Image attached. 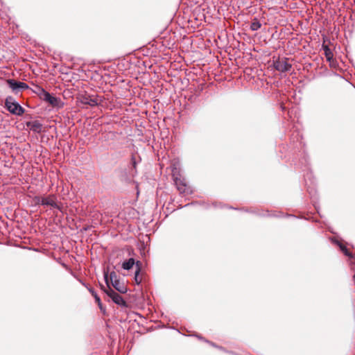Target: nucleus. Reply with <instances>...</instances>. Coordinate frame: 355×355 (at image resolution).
Masks as SVG:
<instances>
[{"label": "nucleus", "instance_id": "obj_18", "mask_svg": "<svg viewBox=\"0 0 355 355\" xmlns=\"http://www.w3.org/2000/svg\"><path fill=\"white\" fill-rule=\"evenodd\" d=\"M131 161L133 166L135 167L137 162L134 156L132 157Z\"/></svg>", "mask_w": 355, "mask_h": 355}, {"label": "nucleus", "instance_id": "obj_11", "mask_svg": "<svg viewBox=\"0 0 355 355\" xmlns=\"http://www.w3.org/2000/svg\"><path fill=\"white\" fill-rule=\"evenodd\" d=\"M88 291L92 295V296H94L95 301L98 304V306L100 308L101 311L103 312H105V310L103 307V305H102V303L101 301V298L97 295L96 292L92 288H88Z\"/></svg>", "mask_w": 355, "mask_h": 355}, {"label": "nucleus", "instance_id": "obj_3", "mask_svg": "<svg viewBox=\"0 0 355 355\" xmlns=\"http://www.w3.org/2000/svg\"><path fill=\"white\" fill-rule=\"evenodd\" d=\"M173 178L177 189L180 193H191L190 188L187 184L186 180L184 178H182L179 173H177L176 168L173 170Z\"/></svg>", "mask_w": 355, "mask_h": 355}, {"label": "nucleus", "instance_id": "obj_8", "mask_svg": "<svg viewBox=\"0 0 355 355\" xmlns=\"http://www.w3.org/2000/svg\"><path fill=\"white\" fill-rule=\"evenodd\" d=\"M41 205L44 206H50L59 210L61 209L60 207L56 202V196L55 195H49L46 197H42Z\"/></svg>", "mask_w": 355, "mask_h": 355}, {"label": "nucleus", "instance_id": "obj_6", "mask_svg": "<svg viewBox=\"0 0 355 355\" xmlns=\"http://www.w3.org/2000/svg\"><path fill=\"white\" fill-rule=\"evenodd\" d=\"M110 278L112 286L120 293H125L128 291L126 286L123 282H120L118 279V276L114 271H112L110 274Z\"/></svg>", "mask_w": 355, "mask_h": 355}, {"label": "nucleus", "instance_id": "obj_13", "mask_svg": "<svg viewBox=\"0 0 355 355\" xmlns=\"http://www.w3.org/2000/svg\"><path fill=\"white\" fill-rule=\"evenodd\" d=\"M135 264H136L135 259L133 258H130L123 263L122 268L124 270H128L132 268Z\"/></svg>", "mask_w": 355, "mask_h": 355}, {"label": "nucleus", "instance_id": "obj_17", "mask_svg": "<svg viewBox=\"0 0 355 355\" xmlns=\"http://www.w3.org/2000/svg\"><path fill=\"white\" fill-rule=\"evenodd\" d=\"M33 200L35 205H41V200H42V197L35 196Z\"/></svg>", "mask_w": 355, "mask_h": 355}, {"label": "nucleus", "instance_id": "obj_4", "mask_svg": "<svg viewBox=\"0 0 355 355\" xmlns=\"http://www.w3.org/2000/svg\"><path fill=\"white\" fill-rule=\"evenodd\" d=\"M37 91L35 92L44 101L49 103L52 106H58L60 98L53 96L50 93L46 92L44 88L37 86Z\"/></svg>", "mask_w": 355, "mask_h": 355}, {"label": "nucleus", "instance_id": "obj_7", "mask_svg": "<svg viewBox=\"0 0 355 355\" xmlns=\"http://www.w3.org/2000/svg\"><path fill=\"white\" fill-rule=\"evenodd\" d=\"M7 84L14 92L25 90L29 88L28 85L23 82L17 81L14 79H8Z\"/></svg>", "mask_w": 355, "mask_h": 355}, {"label": "nucleus", "instance_id": "obj_1", "mask_svg": "<svg viewBox=\"0 0 355 355\" xmlns=\"http://www.w3.org/2000/svg\"><path fill=\"white\" fill-rule=\"evenodd\" d=\"M5 107L11 114L17 116H21L25 112V109L11 96L6 97Z\"/></svg>", "mask_w": 355, "mask_h": 355}, {"label": "nucleus", "instance_id": "obj_12", "mask_svg": "<svg viewBox=\"0 0 355 355\" xmlns=\"http://www.w3.org/2000/svg\"><path fill=\"white\" fill-rule=\"evenodd\" d=\"M332 241L339 246L340 250L345 254V256L350 258L353 257L352 254L350 253L347 248L345 245H343L340 241L334 239H332Z\"/></svg>", "mask_w": 355, "mask_h": 355}, {"label": "nucleus", "instance_id": "obj_5", "mask_svg": "<svg viewBox=\"0 0 355 355\" xmlns=\"http://www.w3.org/2000/svg\"><path fill=\"white\" fill-rule=\"evenodd\" d=\"M273 67L276 70L282 73L289 71L292 68L291 64L288 62V58H286L274 60Z\"/></svg>", "mask_w": 355, "mask_h": 355}, {"label": "nucleus", "instance_id": "obj_2", "mask_svg": "<svg viewBox=\"0 0 355 355\" xmlns=\"http://www.w3.org/2000/svg\"><path fill=\"white\" fill-rule=\"evenodd\" d=\"M105 281L107 285L108 288L105 290V293L112 299V300L116 304L121 306H127V303L123 298L114 290H112L109 286L108 274L104 273Z\"/></svg>", "mask_w": 355, "mask_h": 355}, {"label": "nucleus", "instance_id": "obj_16", "mask_svg": "<svg viewBox=\"0 0 355 355\" xmlns=\"http://www.w3.org/2000/svg\"><path fill=\"white\" fill-rule=\"evenodd\" d=\"M323 49L324 51V55L327 60V61L331 62L333 59V53L328 46H323Z\"/></svg>", "mask_w": 355, "mask_h": 355}, {"label": "nucleus", "instance_id": "obj_10", "mask_svg": "<svg viewBox=\"0 0 355 355\" xmlns=\"http://www.w3.org/2000/svg\"><path fill=\"white\" fill-rule=\"evenodd\" d=\"M26 126L30 130L35 132L40 133L42 131V124L39 121H31L26 123Z\"/></svg>", "mask_w": 355, "mask_h": 355}, {"label": "nucleus", "instance_id": "obj_14", "mask_svg": "<svg viewBox=\"0 0 355 355\" xmlns=\"http://www.w3.org/2000/svg\"><path fill=\"white\" fill-rule=\"evenodd\" d=\"M261 27V22L257 18H254L250 24V29L253 31H255L259 30Z\"/></svg>", "mask_w": 355, "mask_h": 355}, {"label": "nucleus", "instance_id": "obj_15", "mask_svg": "<svg viewBox=\"0 0 355 355\" xmlns=\"http://www.w3.org/2000/svg\"><path fill=\"white\" fill-rule=\"evenodd\" d=\"M137 270L135 272V280L137 284H139L141 282V279L139 278V275L141 270V263L139 261H137L136 263Z\"/></svg>", "mask_w": 355, "mask_h": 355}, {"label": "nucleus", "instance_id": "obj_9", "mask_svg": "<svg viewBox=\"0 0 355 355\" xmlns=\"http://www.w3.org/2000/svg\"><path fill=\"white\" fill-rule=\"evenodd\" d=\"M80 101L82 104L88 105L91 107L97 106L99 104V99L89 95H83L80 97Z\"/></svg>", "mask_w": 355, "mask_h": 355}]
</instances>
